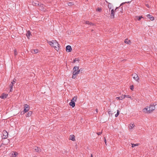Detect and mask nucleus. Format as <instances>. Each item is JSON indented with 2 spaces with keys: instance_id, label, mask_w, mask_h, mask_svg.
<instances>
[{
  "instance_id": "79ce46f5",
  "label": "nucleus",
  "mask_w": 157,
  "mask_h": 157,
  "mask_svg": "<svg viewBox=\"0 0 157 157\" xmlns=\"http://www.w3.org/2000/svg\"><path fill=\"white\" fill-rule=\"evenodd\" d=\"M104 141H105V144L106 145V140L105 139H105H104Z\"/></svg>"
},
{
  "instance_id": "f03ea898",
  "label": "nucleus",
  "mask_w": 157,
  "mask_h": 157,
  "mask_svg": "<svg viewBox=\"0 0 157 157\" xmlns=\"http://www.w3.org/2000/svg\"><path fill=\"white\" fill-rule=\"evenodd\" d=\"M48 42L50 46L54 48L57 51L59 50V44L56 40H53L52 41H48Z\"/></svg>"
},
{
  "instance_id": "a878e982",
  "label": "nucleus",
  "mask_w": 157,
  "mask_h": 157,
  "mask_svg": "<svg viewBox=\"0 0 157 157\" xmlns=\"http://www.w3.org/2000/svg\"><path fill=\"white\" fill-rule=\"evenodd\" d=\"M80 70H79L77 71H73V72L75 73V74L77 75L80 72Z\"/></svg>"
},
{
  "instance_id": "ea45409f",
  "label": "nucleus",
  "mask_w": 157,
  "mask_h": 157,
  "mask_svg": "<svg viewBox=\"0 0 157 157\" xmlns=\"http://www.w3.org/2000/svg\"><path fill=\"white\" fill-rule=\"evenodd\" d=\"M89 22H89V21H86L85 22V23H86V24H89Z\"/></svg>"
},
{
  "instance_id": "de8ad7c7",
  "label": "nucleus",
  "mask_w": 157,
  "mask_h": 157,
  "mask_svg": "<svg viewBox=\"0 0 157 157\" xmlns=\"http://www.w3.org/2000/svg\"><path fill=\"white\" fill-rule=\"evenodd\" d=\"M96 112H98V109H96Z\"/></svg>"
},
{
  "instance_id": "4468645a",
  "label": "nucleus",
  "mask_w": 157,
  "mask_h": 157,
  "mask_svg": "<svg viewBox=\"0 0 157 157\" xmlns=\"http://www.w3.org/2000/svg\"><path fill=\"white\" fill-rule=\"evenodd\" d=\"M69 105H70L72 106L73 107H74L75 106V103L74 102L71 101L69 103Z\"/></svg>"
},
{
  "instance_id": "ddd939ff",
  "label": "nucleus",
  "mask_w": 157,
  "mask_h": 157,
  "mask_svg": "<svg viewBox=\"0 0 157 157\" xmlns=\"http://www.w3.org/2000/svg\"><path fill=\"white\" fill-rule=\"evenodd\" d=\"M70 140H71L73 141H75V136L74 135H71L70 137Z\"/></svg>"
},
{
  "instance_id": "f3484780",
  "label": "nucleus",
  "mask_w": 157,
  "mask_h": 157,
  "mask_svg": "<svg viewBox=\"0 0 157 157\" xmlns=\"http://www.w3.org/2000/svg\"><path fill=\"white\" fill-rule=\"evenodd\" d=\"M124 42L127 44H130L131 43V41L128 39H126L125 40Z\"/></svg>"
},
{
  "instance_id": "dca6fc26",
  "label": "nucleus",
  "mask_w": 157,
  "mask_h": 157,
  "mask_svg": "<svg viewBox=\"0 0 157 157\" xmlns=\"http://www.w3.org/2000/svg\"><path fill=\"white\" fill-rule=\"evenodd\" d=\"M32 112L30 111L28 113L26 114V117H30L31 116V115H32Z\"/></svg>"
},
{
  "instance_id": "4c0bfd02",
  "label": "nucleus",
  "mask_w": 157,
  "mask_h": 157,
  "mask_svg": "<svg viewBox=\"0 0 157 157\" xmlns=\"http://www.w3.org/2000/svg\"><path fill=\"white\" fill-rule=\"evenodd\" d=\"M123 95H122L120 97V100H123V99H124V98H123Z\"/></svg>"
},
{
  "instance_id": "0eeeda50",
  "label": "nucleus",
  "mask_w": 157,
  "mask_h": 157,
  "mask_svg": "<svg viewBox=\"0 0 157 157\" xmlns=\"http://www.w3.org/2000/svg\"><path fill=\"white\" fill-rule=\"evenodd\" d=\"M72 50V48L71 46L68 45L66 47V51L68 52H71Z\"/></svg>"
},
{
  "instance_id": "4be33fe9",
  "label": "nucleus",
  "mask_w": 157,
  "mask_h": 157,
  "mask_svg": "<svg viewBox=\"0 0 157 157\" xmlns=\"http://www.w3.org/2000/svg\"><path fill=\"white\" fill-rule=\"evenodd\" d=\"M13 85V84L11 83L10 85V92H11L12 90Z\"/></svg>"
},
{
  "instance_id": "c756f323",
  "label": "nucleus",
  "mask_w": 157,
  "mask_h": 157,
  "mask_svg": "<svg viewBox=\"0 0 157 157\" xmlns=\"http://www.w3.org/2000/svg\"><path fill=\"white\" fill-rule=\"evenodd\" d=\"M76 75H75V73H74L73 72V75H72V78H75L76 77Z\"/></svg>"
},
{
  "instance_id": "412c9836",
  "label": "nucleus",
  "mask_w": 157,
  "mask_h": 157,
  "mask_svg": "<svg viewBox=\"0 0 157 157\" xmlns=\"http://www.w3.org/2000/svg\"><path fill=\"white\" fill-rule=\"evenodd\" d=\"M33 5L35 6H37L39 5V4L38 2L36 1L35 2H33Z\"/></svg>"
},
{
  "instance_id": "e433bc0d",
  "label": "nucleus",
  "mask_w": 157,
  "mask_h": 157,
  "mask_svg": "<svg viewBox=\"0 0 157 157\" xmlns=\"http://www.w3.org/2000/svg\"><path fill=\"white\" fill-rule=\"evenodd\" d=\"M102 131L101 132H99L97 133V134L98 135H101L102 133Z\"/></svg>"
},
{
  "instance_id": "72a5a7b5",
  "label": "nucleus",
  "mask_w": 157,
  "mask_h": 157,
  "mask_svg": "<svg viewBox=\"0 0 157 157\" xmlns=\"http://www.w3.org/2000/svg\"><path fill=\"white\" fill-rule=\"evenodd\" d=\"M132 1V0H131L130 1H128V2H123V3H122V4H121V5H123V4H124L125 3H130Z\"/></svg>"
},
{
  "instance_id": "393cba45",
  "label": "nucleus",
  "mask_w": 157,
  "mask_h": 157,
  "mask_svg": "<svg viewBox=\"0 0 157 157\" xmlns=\"http://www.w3.org/2000/svg\"><path fill=\"white\" fill-rule=\"evenodd\" d=\"M120 113V111L119 110H117V113L115 115V117H117L119 115Z\"/></svg>"
},
{
  "instance_id": "c03bdc74",
  "label": "nucleus",
  "mask_w": 157,
  "mask_h": 157,
  "mask_svg": "<svg viewBox=\"0 0 157 157\" xmlns=\"http://www.w3.org/2000/svg\"><path fill=\"white\" fill-rule=\"evenodd\" d=\"M90 157H93V155L92 154H91Z\"/></svg>"
},
{
  "instance_id": "f8f14e48",
  "label": "nucleus",
  "mask_w": 157,
  "mask_h": 157,
  "mask_svg": "<svg viewBox=\"0 0 157 157\" xmlns=\"http://www.w3.org/2000/svg\"><path fill=\"white\" fill-rule=\"evenodd\" d=\"M77 98L78 97L77 96H74L72 98V100H71V101L75 102L77 101Z\"/></svg>"
},
{
  "instance_id": "a211bd4d",
  "label": "nucleus",
  "mask_w": 157,
  "mask_h": 157,
  "mask_svg": "<svg viewBox=\"0 0 157 157\" xmlns=\"http://www.w3.org/2000/svg\"><path fill=\"white\" fill-rule=\"evenodd\" d=\"M78 69H79V67H77V66L75 67L73 69L74 71H78Z\"/></svg>"
},
{
  "instance_id": "7ed1b4c3",
  "label": "nucleus",
  "mask_w": 157,
  "mask_h": 157,
  "mask_svg": "<svg viewBox=\"0 0 157 157\" xmlns=\"http://www.w3.org/2000/svg\"><path fill=\"white\" fill-rule=\"evenodd\" d=\"M18 155V153L15 151H12L9 154L10 156L13 157H17Z\"/></svg>"
},
{
  "instance_id": "a18cd8bd",
  "label": "nucleus",
  "mask_w": 157,
  "mask_h": 157,
  "mask_svg": "<svg viewBox=\"0 0 157 157\" xmlns=\"http://www.w3.org/2000/svg\"><path fill=\"white\" fill-rule=\"evenodd\" d=\"M75 60H74V63H75Z\"/></svg>"
},
{
  "instance_id": "f257e3e1",
  "label": "nucleus",
  "mask_w": 157,
  "mask_h": 157,
  "mask_svg": "<svg viewBox=\"0 0 157 157\" xmlns=\"http://www.w3.org/2000/svg\"><path fill=\"white\" fill-rule=\"evenodd\" d=\"M155 105H150L147 106L143 109V112L145 113H152L155 109Z\"/></svg>"
},
{
  "instance_id": "7c9ffc66",
  "label": "nucleus",
  "mask_w": 157,
  "mask_h": 157,
  "mask_svg": "<svg viewBox=\"0 0 157 157\" xmlns=\"http://www.w3.org/2000/svg\"><path fill=\"white\" fill-rule=\"evenodd\" d=\"M108 113L109 114V115H111V116L113 114V112L111 110H109V111H108Z\"/></svg>"
},
{
  "instance_id": "39448f33",
  "label": "nucleus",
  "mask_w": 157,
  "mask_h": 157,
  "mask_svg": "<svg viewBox=\"0 0 157 157\" xmlns=\"http://www.w3.org/2000/svg\"><path fill=\"white\" fill-rule=\"evenodd\" d=\"M2 137L4 139L7 138L8 136V133L6 131H3L2 132Z\"/></svg>"
},
{
  "instance_id": "c85d7f7f",
  "label": "nucleus",
  "mask_w": 157,
  "mask_h": 157,
  "mask_svg": "<svg viewBox=\"0 0 157 157\" xmlns=\"http://www.w3.org/2000/svg\"><path fill=\"white\" fill-rule=\"evenodd\" d=\"M74 5V4L73 2H69L68 3V6H71Z\"/></svg>"
},
{
  "instance_id": "c9c22d12",
  "label": "nucleus",
  "mask_w": 157,
  "mask_h": 157,
  "mask_svg": "<svg viewBox=\"0 0 157 157\" xmlns=\"http://www.w3.org/2000/svg\"><path fill=\"white\" fill-rule=\"evenodd\" d=\"M111 4L110 3H109L108 6H109V8L110 9H112V7H111Z\"/></svg>"
},
{
  "instance_id": "9b49d317",
  "label": "nucleus",
  "mask_w": 157,
  "mask_h": 157,
  "mask_svg": "<svg viewBox=\"0 0 157 157\" xmlns=\"http://www.w3.org/2000/svg\"><path fill=\"white\" fill-rule=\"evenodd\" d=\"M147 16L152 21H153L154 20V17H153L151 15L148 14L147 15Z\"/></svg>"
},
{
  "instance_id": "6ab92c4d",
  "label": "nucleus",
  "mask_w": 157,
  "mask_h": 157,
  "mask_svg": "<svg viewBox=\"0 0 157 157\" xmlns=\"http://www.w3.org/2000/svg\"><path fill=\"white\" fill-rule=\"evenodd\" d=\"M30 35H31V33L29 31H27L26 35L28 39H29V37Z\"/></svg>"
},
{
  "instance_id": "5701e85b",
  "label": "nucleus",
  "mask_w": 157,
  "mask_h": 157,
  "mask_svg": "<svg viewBox=\"0 0 157 157\" xmlns=\"http://www.w3.org/2000/svg\"><path fill=\"white\" fill-rule=\"evenodd\" d=\"M143 17L142 16H136V18L138 20L140 21L141 18H143Z\"/></svg>"
},
{
  "instance_id": "cd10ccee",
  "label": "nucleus",
  "mask_w": 157,
  "mask_h": 157,
  "mask_svg": "<svg viewBox=\"0 0 157 157\" xmlns=\"http://www.w3.org/2000/svg\"><path fill=\"white\" fill-rule=\"evenodd\" d=\"M16 81V79L15 78H14L12 82H11V83L14 85V84H15Z\"/></svg>"
},
{
  "instance_id": "f704fd0d",
  "label": "nucleus",
  "mask_w": 157,
  "mask_h": 157,
  "mask_svg": "<svg viewBox=\"0 0 157 157\" xmlns=\"http://www.w3.org/2000/svg\"><path fill=\"white\" fill-rule=\"evenodd\" d=\"M130 89L131 90H133L134 89V86L133 85H132L130 86Z\"/></svg>"
},
{
  "instance_id": "b1692460",
  "label": "nucleus",
  "mask_w": 157,
  "mask_h": 157,
  "mask_svg": "<svg viewBox=\"0 0 157 157\" xmlns=\"http://www.w3.org/2000/svg\"><path fill=\"white\" fill-rule=\"evenodd\" d=\"M132 145V147H133L135 146H138L139 145V144L138 143H137L136 144H131Z\"/></svg>"
},
{
  "instance_id": "49530a36",
  "label": "nucleus",
  "mask_w": 157,
  "mask_h": 157,
  "mask_svg": "<svg viewBox=\"0 0 157 157\" xmlns=\"http://www.w3.org/2000/svg\"><path fill=\"white\" fill-rule=\"evenodd\" d=\"M117 9V8H116L115 9V11H116V10Z\"/></svg>"
},
{
  "instance_id": "473e14b6",
  "label": "nucleus",
  "mask_w": 157,
  "mask_h": 157,
  "mask_svg": "<svg viewBox=\"0 0 157 157\" xmlns=\"http://www.w3.org/2000/svg\"><path fill=\"white\" fill-rule=\"evenodd\" d=\"M14 55L15 56L17 55V51L16 49H15L14 50Z\"/></svg>"
},
{
  "instance_id": "2f4dec72",
  "label": "nucleus",
  "mask_w": 157,
  "mask_h": 157,
  "mask_svg": "<svg viewBox=\"0 0 157 157\" xmlns=\"http://www.w3.org/2000/svg\"><path fill=\"white\" fill-rule=\"evenodd\" d=\"M33 52L35 53H36L39 52V50L38 49H33Z\"/></svg>"
},
{
  "instance_id": "09e8293b",
  "label": "nucleus",
  "mask_w": 157,
  "mask_h": 157,
  "mask_svg": "<svg viewBox=\"0 0 157 157\" xmlns=\"http://www.w3.org/2000/svg\"><path fill=\"white\" fill-rule=\"evenodd\" d=\"M87 0V1H88V0Z\"/></svg>"
},
{
  "instance_id": "20e7f679",
  "label": "nucleus",
  "mask_w": 157,
  "mask_h": 157,
  "mask_svg": "<svg viewBox=\"0 0 157 157\" xmlns=\"http://www.w3.org/2000/svg\"><path fill=\"white\" fill-rule=\"evenodd\" d=\"M29 109V106L25 104L24 105V109L23 112H24V113H25L27 112Z\"/></svg>"
},
{
  "instance_id": "9d476101",
  "label": "nucleus",
  "mask_w": 157,
  "mask_h": 157,
  "mask_svg": "<svg viewBox=\"0 0 157 157\" xmlns=\"http://www.w3.org/2000/svg\"><path fill=\"white\" fill-rule=\"evenodd\" d=\"M8 94H5L3 93L2 95L0 96V98L2 99H4L6 98L7 97Z\"/></svg>"
},
{
  "instance_id": "6e6552de",
  "label": "nucleus",
  "mask_w": 157,
  "mask_h": 157,
  "mask_svg": "<svg viewBox=\"0 0 157 157\" xmlns=\"http://www.w3.org/2000/svg\"><path fill=\"white\" fill-rule=\"evenodd\" d=\"M110 17L111 18H113L114 17V13L113 9L112 10H111V13L110 14Z\"/></svg>"
},
{
  "instance_id": "aec40b11",
  "label": "nucleus",
  "mask_w": 157,
  "mask_h": 157,
  "mask_svg": "<svg viewBox=\"0 0 157 157\" xmlns=\"http://www.w3.org/2000/svg\"><path fill=\"white\" fill-rule=\"evenodd\" d=\"M123 98H124L125 97L131 99V97L128 95H124L123 96Z\"/></svg>"
},
{
  "instance_id": "423d86ee",
  "label": "nucleus",
  "mask_w": 157,
  "mask_h": 157,
  "mask_svg": "<svg viewBox=\"0 0 157 157\" xmlns=\"http://www.w3.org/2000/svg\"><path fill=\"white\" fill-rule=\"evenodd\" d=\"M133 78L136 81H138L139 78L138 75L136 74H134L132 75Z\"/></svg>"
},
{
  "instance_id": "a19ab883",
  "label": "nucleus",
  "mask_w": 157,
  "mask_h": 157,
  "mask_svg": "<svg viewBox=\"0 0 157 157\" xmlns=\"http://www.w3.org/2000/svg\"><path fill=\"white\" fill-rule=\"evenodd\" d=\"M90 25H93V24L92 23L89 22V24Z\"/></svg>"
},
{
  "instance_id": "37998d69",
  "label": "nucleus",
  "mask_w": 157,
  "mask_h": 157,
  "mask_svg": "<svg viewBox=\"0 0 157 157\" xmlns=\"http://www.w3.org/2000/svg\"><path fill=\"white\" fill-rule=\"evenodd\" d=\"M42 7H40V8H39L41 10H43V9H42Z\"/></svg>"
},
{
  "instance_id": "58836bf2",
  "label": "nucleus",
  "mask_w": 157,
  "mask_h": 157,
  "mask_svg": "<svg viewBox=\"0 0 157 157\" xmlns=\"http://www.w3.org/2000/svg\"><path fill=\"white\" fill-rule=\"evenodd\" d=\"M116 99L117 100H120V97H117L116 98Z\"/></svg>"
},
{
  "instance_id": "bb28decb",
  "label": "nucleus",
  "mask_w": 157,
  "mask_h": 157,
  "mask_svg": "<svg viewBox=\"0 0 157 157\" xmlns=\"http://www.w3.org/2000/svg\"><path fill=\"white\" fill-rule=\"evenodd\" d=\"M102 10V9L101 8H98L96 9V11L97 12H101Z\"/></svg>"
},
{
  "instance_id": "2eb2a0df",
  "label": "nucleus",
  "mask_w": 157,
  "mask_h": 157,
  "mask_svg": "<svg viewBox=\"0 0 157 157\" xmlns=\"http://www.w3.org/2000/svg\"><path fill=\"white\" fill-rule=\"evenodd\" d=\"M135 125L133 124H129V128L130 129H132L134 127Z\"/></svg>"
},
{
  "instance_id": "1a4fd4ad",
  "label": "nucleus",
  "mask_w": 157,
  "mask_h": 157,
  "mask_svg": "<svg viewBox=\"0 0 157 157\" xmlns=\"http://www.w3.org/2000/svg\"><path fill=\"white\" fill-rule=\"evenodd\" d=\"M34 149L35 151L37 152H39L41 151V149L38 148L37 147H35L34 148Z\"/></svg>"
}]
</instances>
